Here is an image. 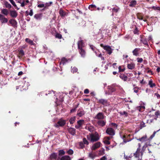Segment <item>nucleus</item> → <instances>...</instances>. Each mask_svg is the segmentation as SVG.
I'll list each match as a JSON object with an SVG mask.
<instances>
[{"mask_svg":"<svg viewBox=\"0 0 160 160\" xmlns=\"http://www.w3.org/2000/svg\"><path fill=\"white\" fill-rule=\"evenodd\" d=\"M145 123L143 122H141L140 124V129H142V128L144 127H145Z\"/></svg>","mask_w":160,"mask_h":160,"instance_id":"nucleus-54","label":"nucleus"},{"mask_svg":"<svg viewBox=\"0 0 160 160\" xmlns=\"http://www.w3.org/2000/svg\"><path fill=\"white\" fill-rule=\"evenodd\" d=\"M127 67L128 69L132 70L135 67V64L133 62L128 63L127 64Z\"/></svg>","mask_w":160,"mask_h":160,"instance_id":"nucleus-22","label":"nucleus"},{"mask_svg":"<svg viewBox=\"0 0 160 160\" xmlns=\"http://www.w3.org/2000/svg\"><path fill=\"white\" fill-rule=\"evenodd\" d=\"M140 50V48H135L132 51L133 55L135 56H138L139 55V52Z\"/></svg>","mask_w":160,"mask_h":160,"instance_id":"nucleus-12","label":"nucleus"},{"mask_svg":"<svg viewBox=\"0 0 160 160\" xmlns=\"http://www.w3.org/2000/svg\"><path fill=\"white\" fill-rule=\"evenodd\" d=\"M85 46V42L82 39L81 37H79L78 42V49L84 48Z\"/></svg>","mask_w":160,"mask_h":160,"instance_id":"nucleus-2","label":"nucleus"},{"mask_svg":"<svg viewBox=\"0 0 160 160\" xmlns=\"http://www.w3.org/2000/svg\"><path fill=\"white\" fill-rule=\"evenodd\" d=\"M153 8L154 10H158L160 11V7L153 6Z\"/></svg>","mask_w":160,"mask_h":160,"instance_id":"nucleus-59","label":"nucleus"},{"mask_svg":"<svg viewBox=\"0 0 160 160\" xmlns=\"http://www.w3.org/2000/svg\"><path fill=\"white\" fill-rule=\"evenodd\" d=\"M90 138L92 142H94L98 141L100 139V137L98 133L95 132L94 133L90 134Z\"/></svg>","mask_w":160,"mask_h":160,"instance_id":"nucleus-1","label":"nucleus"},{"mask_svg":"<svg viewBox=\"0 0 160 160\" xmlns=\"http://www.w3.org/2000/svg\"><path fill=\"white\" fill-rule=\"evenodd\" d=\"M9 1L11 3L14 7H16L17 6L15 4V2H14V1L13 0H9Z\"/></svg>","mask_w":160,"mask_h":160,"instance_id":"nucleus-55","label":"nucleus"},{"mask_svg":"<svg viewBox=\"0 0 160 160\" xmlns=\"http://www.w3.org/2000/svg\"><path fill=\"white\" fill-rule=\"evenodd\" d=\"M19 54L21 56H22L24 55V52L23 51V50L22 49L20 50L19 51Z\"/></svg>","mask_w":160,"mask_h":160,"instance_id":"nucleus-50","label":"nucleus"},{"mask_svg":"<svg viewBox=\"0 0 160 160\" xmlns=\"http://www.w3.org/2000/svg\"><path fill=\"white\" fill-rule=\"evenodd\" d=\"M137 109L140 112H142L145 108L144 106H140L137 107Z\"/></svg>","mask_w":160,"mask_h":160,"instance_id":"nucleus-34","label":"nucleus"},{"mask_svg":"<svg viewBox=\"0 0 160 160\" xmlns=\"http://www.w3.org/2000/svg\"><path fill=\"white\" fill-rule=\"evenodd\" d=\"M154 95L155 96H156L157 98L158 99L160 98V95L159 94H158V93H155L154 94Z\"/></svg>","mask_w":160,"mask_h":160,"instance_id":"nucleus-64","label":"nucleus"},{"mask_svg":"<svg viewBox=\"0 0 160 160\" xmlns=\"http://www.w3.org/2000/svg\"><path fill=\"white\" fill-rule=\"evenodd\" d=\"M138 148H137V150L135 153H134V155L136 158H138L139 157V152L140 150L141 144L140 143H138Z\"/></svg>","mask_w":160,"mask_h":160,"instance_id":"nucleus-14","label":"nucleus"},{"mask_svg":"<svg viewBox=\"0 0 160 160\" xmlns=\"http://www.w3.org/2000/svg\"><path fill=\"white\" fill-rule=\"evenodd\" d=\"M55 38L58 39H61L62 38V35L58 33H56L55 35Z\"/></svg>","mask_w":160,"mask_h":160,"instance_id":"nucleus-42","label":"nucleus"},{"mask_svg":"<svg viewBox=\"0 0 160 160\" xmlns=\"http://www.w3.org/2000/svg\"><path fill=\"white\" fill-rule=\"evenodd\" d=\"M42 17V14L39 13L36 14L34 16V18L37 20H41Z\"/></svg>","mask_w":160,"mask_h":160,"instance_id":"nucleus-26","label":"nucleus"},{"mask_svg":"<svg viewBox=\"0 0 160 160\" xmlns=\"http://www.w3.org/2000/svg\"><path fill=\"white\" fill-rule=\"evenodd\" d=\"M4 5L6 8L9 9H11L12 8L11 5L7 2H4Z\"/></svg>","mask_w":160,"mask_h":160,"instance_id":"nucleus-37","label":"nucleus"},{"mask_svg":"<svg viewBox=\"0 0 160 160\" xmlns=\"http://www.w3.org/2000/svg\"><path fill=\"white\" fill-rule=\"evenodd\" d=\"M83 142L84 144L88 145V142L85 138H83Z\"/></svg>","mask_w":160,"mask_h":160,"instance_id":"nucleus-57","label":"nucleus"},{"mask_svg":"<svg viewBox=\"0 0 160 160\" xmlns=\"http://www.w3.org/2000/svg\"><path fill=\"white\" fill-rule=\"evenodd\" d=\"M137 4V2L135 0H132L130 3L129 6L130 7H134Z\"/></svg>","mask_w":160,"mask_h":160,"instance_id":"nucleus-31","label":"nucleus"},{"mask_svg":"<svg viewBox=\"0 0 160 160\" xmlns=\"http://www.w3.org/2000/svg\"><path fill=\"white\" fill-rule=\"evenodd\" d=\"M84 94H88L89 92V90L88 89H85L84 91Z\"/></svg>","mask_w":160,"mask_h":160,"instance_id":"nucleus-60","label":"nucleus"},{"mask_svg":"<svg viewBox=\"0 0 160 160\" xmlns=\"http://www.w3.org/2000/svg\"><path fill=\"white\" fill-rule=\"evenodd\" d=\"M157 132V131H154L152 135L150 137L151 139H152L155 136L156 133Z\"/></svg>","mask_w":160,"mask_h":160,"instance_id":"nucleus-58","label":"nucleus"},{"mask_svg":"<svg viewBox=\"0 0 160 160\" xmlns=\"http://www.w3.org/2000/svg\"><path fill=\"white\" fill-rule=\"evenodd\" d=\"M68 62L67 60L65 58H63L62 59L61 62H60L59 65L61 66L62 65L66 64Z\"/></svg>","mask_w":160,"mask_h":160,"instance_id":"nucleus-29","label":"nucleus"},{"mask_svg":"<svg viewBox=\"0 0 160 160\" xmlns=\"http://www.w3.org/2000/svg\"><path fill=\"white\" fill-rule=\"evenodd\" d=\"M119 77L124 81H127L128 79V77L123 74H121L120 75Z\"/></svg>","mask_w":160,"mask_h":160,"instance_id":"nucleus-27","label":"nucleus"},{"mask_svg":"<svg viewBox=\"0 0 160 160\" xmlns=\"http://www.w3.org/2000/svg\"><path fill=\"white\" fill-rule=\"evenodd\" d=\"M111 125L112 126L113 128H114L115 129H117V126H118V125L117 124H116L115 123H111Z\"/></svg>","mask_w":160,"mask_h":160,"instance_id":"nucleus-48","label":"nucleus"},{"mask_svg":"<svg viewBox=\"0 0 160 160\" xmlns=\"http://www.w3.org/2000/svg\"><path fill=\"white\" fill-rule=\"evenodd\" d=\"M78 52L82 58H85L86 56V52L84 48L78 49Z\"/></svg>","mask_w":160,"mask_h":160,"instance_id":"nucleus-6","label":"nucleus"},{"mask_svg":"<svg viewBox=\"0 0 160 160\" xmlns=\"http://www.w3.org/2000/svg\"><path fill=\"white\" fill-rule=\"evenodd\" d=\"M76 118L75 116L71 117L69 120V122L71 124H73L75 122Z\"/></svg>","mask_w":160,"mask_h":160,"instance_id":"nucleus-35","label":"nucleus"},{"mask_svg":"<svg viewBox=\"0 0 160 160\" xmlns=\"http://www.w3.org/2000/svg\"><path fill=\"white\" fill-rule=\"evenodd\" d=\"M106 133L112 136H114L115 134V131L113 129L111 128H108L106 131Z\"/></svg>","mask_w":160,"mask_h":160,"instance_id":"nucleus-5","label":"nucleus"},{"mask_svg":"<svg viewBox=\"0 0 160 160\" xmlns=\"http://www.w3.org/2000/svg\"><path fill=\"white\" fill-rule=\"evenodd\" d=\"M120 114L121 115H124L125 117H127L128 116V113L125 111H123L122 112H120Z\"/></svg>","mask_w":160,"mask_h":160,"instance_id":"nucleus-43","label":"nucleus"},{"mask_svg":"<svg viewBox=\"0 0 160 160\" xmlns=\"http://www.w3.org/2000/svg\"><path fill=\"white\" fill-rule=\"evenodd\" d=\"M90 47L92 51L94 52L95 51V47H94L92 45H90Z\"/></svg>","mask_w":160,"mask_h":160,"instance_id":"nucleus-63","label":"nucleus"},{"mask_svg":"<svg viewBox=\"0 0 160 160\" xmlns=\"http://www.w3.org/2000/svg\"><path fill=\"white\" fill-rule=\"evenodd\" d=\"M72 68V67H71ZM71 72L73 73L76 72L78 71V69L76 67H73L72 68H71Z\"/></svg>","mask_w":160,"mask_h":160,"instance_id":"nucleus-45","label":"nucleus"},{"mask_svg":"<svg viewBox=\"0 0 160 160\" xmlns=\"http://www.w3.org/2000/svg\"><path fill=\"white\" fill-rule=\"evenodd\" d=\"M103 142L104 143L106 144L109 145L110 144V142L108 140H107L106 139H104L103 141Z\"/></svg>","mask_w":160,"mask_h":160,"instance_id":"nucleus-46","label":"nucleus"},{"mask_svg":"<svg viewBox=\"0 0 160 160\" xmlns=\"http://www.w3.org/2000/svg\"><path fill=\"white\" fill-rule=\"evenodd\" d=\"M52 4V2H46L45 4V8H46L48 7L51 6V4Z\"/></svg>","mask_w":160,"mask_h":160,"instance_id":"nucleus-41","label":"nucleus"},{"mask_svg":"<svg viewBox=\"0 0 160 160\" xmlns=\"http://www.w3.org/2000/svg\"><path fill=\"white\" fill-rule=\"evenodd\" d=\"M58 157L57 154L55 152H53L51 153L49 157V160H52L53 159H56Z\"/></svg>","mask_w":160,"mask_h":160,"instance_id":"nucleus-19","label":"nucleus"},{"mask_svg":"<svg viewBox=\"0 0 160 160\" xmlns=\"http://www.w3.org/2000/svg\"><path fill=\"white\" fill-rule=\"evenodd\" d=\"M139 89V88L138 87H135L133 89L134 92L137 93L138 92V89Z\"/></svg>","mask_w":160,"mask_h":160,"instance_id":"nucleus-51","label":"nucleus"},{"mask_svg":"<svg viewBox=\"0 0 160 160\" xmlns=\"http://www.w3.org/2000/svg\"><path fill=\"white\" fill-rule=\"evenodd\" d=\"M89 157L92 159H93L95 157V155L92 153H89Z\"/></svg>","mask_w":160,"mask_h":160,"instance_id":"nucleus-47","label":"nucleus"},{"mask_svg":"<svg viewBox=\"0 0 160 160\" xmlns=\"http://www.w3.org/2000/svg\"><path fill=\"white\" fill-rule=\"evenodd\" d=\"M95 119H103L104 118V116L102 112H99L97 114L94 118Z\"/></svg>","mask_w":160,"mask_h":160,"instance_id":"nucleus-11","label":"nucleus"},{"mask_svg":"<svg viewBox=\"0 0 160 160\" xmlns=\"http://www.w3.org/2000/svg\"><path fill=\"white\" fill-rule=\"evenodd\" d=\"M78 106V105H77V106H76L74 108L71 109V110H70L71 112L73 113V112H75L76 111V108H77Z\"/></svg>","mask_w":160,"mask_h":160,"instance_id":"nucleus-53","label":"nucleus"},{"mask_svg":"<svg viewBox=\"0 0 160 160\" xmlns=\"http://www.w3.org/2000/svg\"><path fill=\"white\" fill-rule=\"evenodd\" d=\"M101 144L100 142H97L93 145L91 148L92 150H95L100 147Z\"/></svg>","mask_w":160,"mask_h":160,"instance_id":"nucleus-9","label":"nucleus"},{"mask_svg":"<svg viewBox=\"0 0 160 160\" xmlns=\"http://www.w3.org/2000/svg\"><path fill=\"white\" fill-rule=\"evenodd\" d=\"M140 41L144 45H146L148 47L149 46L148 44V41L146 38H141L140 39Z\"/></svg>","mask_w":160,"mask_h":160,"instance_id":"nucleus-23","label":"nucleus"},{"mask_svg":"<svg viewBox=\"0 0 160 160\" xmlns=\"http://www.w3.org/2000/svg\"><path fill=\"white\" fill-rule=\"evenodd\" d=\"M59 13L60 15L61 16H64L66 15L65 12L62 9H60L59 11Z\"/></svg>","mask_w":160,"mask_h":160,"instance_id":"nucleus-40","label":"nucleus"},{"mask_svg":"<svg viewBox=\"0 0 160 160\" xmlns=\"http://www.w3.org/2000/svg\"><path fill=\"white\" fill-rule=\"evenodd\" d=\"M148 85L151 88L155 87L156 86L155 83L153 82L152 81L151 79L149 80L148 82Z\"/></svg>","mask_w":160,"mask_h":160,"instance_id":"nucleus-30","label":"nucleus"},{"mask_svg":"<svg viewBox=\"0 0 160 160\" xmlns=\"http://www.w3.org/2000/svg\"><path fill=\"white\" fill-rule=\"evenodd\" d=\"M84 120H80L78 121L77 124L76 125L75 127L77 129H79L81 126L82 124L84 123Z\"/></svg>","mask_w":160,"mask_h":160,"instance_id":"nucleus-10","label":"nucleus"},{"mask_svg":"<svg viewBox=\"0 0 160 160\" xmlns=\"http://www.w3.org/2000/svg\"><path fill=\"white\" fill-rule=\"evenodd\" d=\"M66 122V120L60 119L58 120L57 123L54 125V126L57 128H58L59 127H63L65 125Z\"/></svg>","mask_w":160,"mask_h":160,"instance_id":"nucleus-3","label":"nucleus"},{"mask_svg":"<svg viewBox=\"0 0 160 160\" xmlns=\"http://www.w3.org/2000/svg\"><path fill=\"white\" fill-rule=\"evenodd\" d=\"M114 6V7L113 8L110 9V10H112V16L113 15L114 13L117 12L120 9L116 5Z\"/></svg>","mask_w":160,"mask_h":160,"instance_id":"nucleus-17","label":"nucleus"},{"mask_svg":"<svg viewBox=\"0 0 160 160\" xmlns=\"http://www.w3.org/2000/svg\"><path fill=\"white\" fill-rule=\"evenodd\" d=\"M9 22L11 25L13 27H15L17 26V22L14 19H11L9 20Z\"/></svg>","mask_w":160,"mask_h":160,"instance_id":"nucleus-16","label":"nucleus"},{"mask_svg":"<svg viewBox=\"0 0 160 160\" xmlns=\"http://www.w3.org/2000/svg\"><path fill=\"white\" fill-rule=\"evenodd\" d=\"M137 140L139 141L143 142L147 141V137L146 135L140 138L137 139Z\"/></svg>","mask_w":160,"mask_h":160,"instance_id":"nucleus-28","label":"nucleus"},{"mask_svg":"<svg viewBox=\"0 0 160 160\" xmlns=\"http://www.w3.org/2000/svg\"><path fill=\"white\" fill-rule=\"evenodd\" d=\"M0 21L2 23H4L7 22L8 19L2 14H0Z\"/></svg>","mask_w":160,"mask_h":160,"instance_id":"nucleus-8","label":"nucleus"},{"mask_svg":"<svg viewBox=\"0 0 160 160\" xmlns=\"http://www.w3.org/2000/svg\"><path fill=\"white\" fill-rule=\"evenodd\" d=\"M148 145L151 146V145L148 144L147 143H146L143 146L142 148V151H143V152L145 151L146 148L148 147Z\"/></svg>","mask_w":160,"mask_h":160,"instance_id":"nucleus-49","label":"nucleus"},{"mask_svg":"<svg viewBox=\"0 0 160 160\" xmlns=\"http://www.w3.org/2000/svg\"><path fill=\"white\" fill-rule=\"evenodd\" d=\"M103 48L107 51L109 55H110L112 53V50L109 46H104L103 47Z\"/></svg>","mask_w":160,"mask_h":160,"instance_id":"nucleus-18","label":"nucleus"},{"mask_svg":"<svg viewBox=\"0 0 160 160\" xmlns=\"http://www.w3.org/2000/svg\"><path fill=\"white\" fill-rule=\"evenodd\" d=\"M96 6L95 5L91 4L89 5L88 7V9L91 11H92L93 10L92 9V8H96Z\"/></svg>","mask_w":160,"mask_h":160,"instance_id":"nucleus-44","label":"nucleus"},{"mask_svg":"<svg viewBox=\"0 0 160 160\" xmlns=\"http://www.w3.org/2000/svg\"><path fill=\"white\" fill-rule=\"evenodd\" d=\"M106 123V122L104 120H99L97 122V123L99 126L101 127L104 126Z\"/></svg>","mask_w":160,"mask_h":160,"instance_id":"nucleus-24","label":"nucleus"},{"mask_svg":"<svg viewBox=\"0 0 160 160\" xmlns=\"http://www.w3.org/2000/svg\"><path fill=\"white\" fill-rule=\"evenodd\" d=\"M85 114V112L82 109H79L78 111L77 115L79 117H81L84 115Z\"/></svg>","mask_w":160,"mask_h":160,"instance_id":"nucleus-13","label":"nucleus"},{"mask_svg":"<svg viewBox=\"0 0 160 160\" xmlns=\"http://www.w3.org/2000/svg\"><path fill=\"white\" fill-rule=\"evenodd\" d=\"M9 13L10 16L13 18H16L18 15V12L15 10H10Z\"/></svg>","mask_w":160,"mask_h":160,"instance_id":"nucleus-7","label":"nucleus"},{"mask_svg":"<svg viewBox=\"0 0 160 160\" xmlns=\"http://www.w3.org/2000/svg\"><path fill=\"white\" fill-rule=\"evenodd\" d=\"M66 153L69 155H72L73 153V151L70 149L67 151Z\"/></svg>","mask_w":160,"mask_h":160,"instance_id":"nucleus-39","label":"nucleus"},{"mask_svg":"<svg viewBox=\"0 0 160 160\" xmlns=\"http://www.w3.org/2000/svg\"><path fill=\"white\" fill-rule=\"evenodd\" d=\"M108 91L111 93L114 92L116 91V89L113 87L111 86L108 87Z\"/></svg>","mask_w":160,"mask_h":160,"instance_id":"nucleus-33","label":"nucleus"},{"mask_svg":"<svg viewBox=\"0 0 160 160\" xmlns=\"http://www.w3.org/2000/svg\"><path fill=\"white\" fill-rule=\"evenodd\" d=\"M29 14V15H30L31 16H32L33 14V10L32 9L30 10V12H29V14Z\"/></svg>","mask_w":160,"mask_h":160,"instance_id":"nucleus-62","label":"nucleus"},{"mask_svg":"<svg viewBox=\"0 0 160 160\" xmlns=\"http://www.w3.org/2000/svg\"><path fill=\"white\" fill-rule=\"evenodd\" d=\"M25 41L27 42V43H28L31 45H33L34 44V43L33 41L30 40V39L28 38H26L25 40Z\"/></svg>","mask_w":160,"mask_h":160,"instance_id":"nucleus-32","label":"nucleus"},{"mask_svg":"<svg viewBox=\"0 0 160 160\" xmlns=\"http://www.w3.org/2000/svg\"><path fill=\"white\" fill-rule=\"evenodd\" d=\"M60 160H71V158L68 155L63 156L60 158Z\"/></svg>","mask_w":160,"mask_h":160,"instance_id":"nucleus-25","label":"nucleus"},{"mask_svg":"<svg viewBox=\"0 0 160 160\" xmlns=\"http://www.w3.org/2000/svg\"><path fill=\"white\" fill-rule=\"evenodd\" d=\"M145 70L147 71V73H151V74H153L151 70L149 69V68H147L145 69Z\"/></svg>","mask_w":160,"mask_h":160,"instance_id":"nucleus-52","label":"nucleus"},{"mask_svg":"<svg viewBox=\"0 0 160 160\" xmlns=\"http://www.w3.org/2000/svg\"><path fill=\"white\" fill-rule=\"evenodd\" d=\"M143 61V59L142 58H137V61L138 62H141Z\"/></svg>","mask_w":160,"mask_h":160,"instance_id":"nucleus-61","label":"nucleus"},{"mask_svg":"<svg viewBox=\"0 0 160 160\" xmlns=\"http://www.w3.org/2000/svg\"><path fill=\"white\" fill-rule=\"evenodd\" d=\"M45 5L44 4H40L38 5L37 7L39 8H42L44 7L45 8Z\"/></svg>","mask_w":160,"mask_h":160,"instance_id":"nucleus-56","label":"nucleus"},{"mask_svg":"<svg viewBox=\"0 0 160 160\" xmlns=\"http://www.w3.org/2000/svg\"><path fill=\"white\" fill-rule=\"evenodd\" d=\"M120 136L121 138H122L123 140V142L124 143H126L127 142H129V141H126L125 140V135H123V134H122L121 133H120Z\"/></svg>","mask_w":160,"mask_h":160,"instance_id":"nucleus-36","label":"nucleus"},{"mask_svg":"<svg viewBox=\"0 0 160 160\" xmlns=\"http://www.w3.org/2000/svg\"><path fill=\"white\" fill-rule=\"evenodd\" d=\"M1 13L5 16H7L9 13L8 10L6 8L1 9Z\"/></svg>","mask_w":160,"mask_h":160,"instance_id":"nucleus-20","label":"nucleus"},{"mask_svg":"<svg viewBox=\"0 0 160 160\" xmlns=\"http://www.w3.org/2000/svg\"><path fill=\"white\" fill-rule=\"evenodd\" d=\"M66 152L63 149H61L58 151V155L61 156L64 155Z\"/></svg>","mask_w":160,"mask_h":160,"instance_id":"nucleus-38","label":"nucleus"},{"mask_svg":"<svg viewBox=\"0 0 160 160\" xmlns=\"http://www.w3.org/2000/svg\"><path fill=\"white\" fill-rule=\"evenodd\" d=\"M85 128L91 132H92L95 130L94 127L92 125L86 126Z\"/></svg>","mask_w":160,"mask_h":160,"instance_id":"nucleus-15","label":"nucleus"},{"mask_svg":"<svg viewBox=\"0 0 160 160\" xmlns=\"http://www.w3.org/2000/svg\"><path fill=\"white\" fill-rule=\"evenodd\" d=\"M98 102L102 104L105 106H108L109 105V102L106 99L101 98L98 100Z\"/></svg>","mask_w":160,"mask_h":160,"instance_id":"nucleus-4","label":"nucleus"},{"mask_svg":"<svg viewBox=\"0 0 160 160\" xmlns=\"http://www.w3.org/2000/svg\"><path fill=\"white\" fill-rule=\"evenodd\" d=\"M68 131L69 133L73 136L76 134V129L73 128H70L68 129Z\"/></svg>","mask_w":160,"mask_h":160,"instance_id":"nucleus-21","label":"nucleus"}]
</instances>
